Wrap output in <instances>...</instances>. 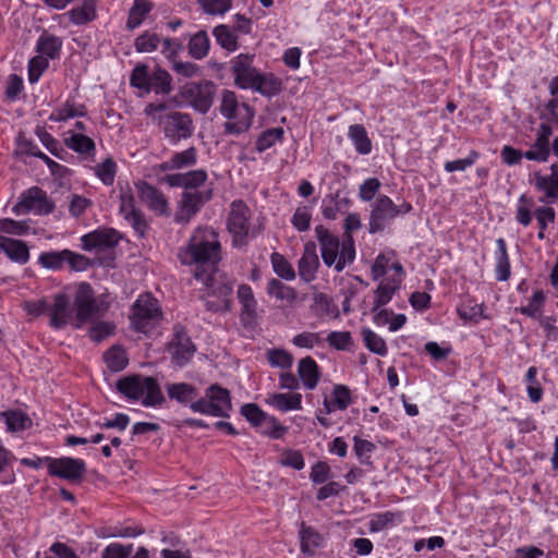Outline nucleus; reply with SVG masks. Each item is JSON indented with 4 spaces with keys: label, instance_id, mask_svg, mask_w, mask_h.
I'll return each mask as SVG.
<instances>
[{
    "label": "nucleus",
    "instance_id": "19",
    "mask_svg": "<svg viewBox=\"0 0 558 558\" xmlns=\"http://www.w3.org/2000/svg\"><path fill=\"white\" fill-rule=\"evenodd\" d=\"M553 128L547 123H542L536 132V138L531 149L524 151V158L537 162H546L551 153L550 136Z\"/></svg>",
    "mask_w": 558,
    "mask_h": 558
},
{
    "label": "nucleus",
    "instance_id": "2",
    "mask_svg": "<svg viewBox=\"0 0 558 558\" xmlns=\"http://www.w3.org/2000/svg\"><path fill=\"white\" fill-rule=\"evenodd\" d=\"M166 390L171 400L182 404L191 402L190 409L194 413L215 417H229V413L232 410L229 390L217 384L209 386L202 398H197V388L189 383H169L166 385Z\"/></svg>",
    "mask_w": 558,
    "mask_h": 558
},
{
    "label": "nucleus",
    "instance_id": "11",
    "mask_svg": "<svg viewBox=\"0 0 558 558\" xmlns=\"http://www.w3.org/2000/svg\"><path fill=\"white\" fill-rule=\"evenodd\" d=\"M213 189L203 191H184L179 202V209L175 213L174 221L186 225L211 199Z\"/></svg>",
    "mask_w": 558,
    "mask_h": 558
},
{
    "label": "nucleus",
    "instance_id": "46",
    "mask_svg": "<svg viewBox=\"0 0 558 558\" xmlns=\"http://www.w3.org/2000/svg\"><path fill=\"white\" fill-rule=\"evenodd\" d=\"M65 248L62 251L43 252L38 257V264L46 269L58 271L66 263Z\"/></svg>",
    "mask_w": 558,
    "mask_h": 558
},
{
    "label": "nucleus",
    "instance_id": "43",
    "mask_svg": "<svg viewBox=\"0 0 558 558\" xmlns=\"http://www.w3.org/2000/svg\"><path fill=\"white\" fill-rule=\"evenodd\" d=\"M270 263L274 272L286 281H292L295 279L296 274L289 263V260L280 253L274 252L270 255Z\"/></svg>",
    "mask_w": 558,
    "mask_h": 558
},
{
    "label": "nucleus",
    "instance_id": "48",
    "mask_svg": "<svg viewBox=\"0 0 558 558\" xmlns=\"http://www.w3.org/2000/svg\"><path fill=\"white\" fill-rule=\"evenodd\" d=\"M171 82V75L166 70L158 68L150 74L149 86L156 94L167 95L172 89Z\"/></svg>",
    "mask_w": 558,
    "mask_h": 558
},
{
    "label": "nucleus",
    "instance_id": "57",
    "mask_svg": "<svg viewBox=\"0 0 558 558\" xmlns=\"http://www.w3.org/2000/svg\"><path fill=\"white\" fill-rule=\"evenodd\" d=\"M259 432L266 436H269L272 439H279L287 433V427L281 425L279 421L272 416L267 414L263 423L257 427Z\"/></svg>",
    "mask_w": 558,
    "mask_h": 558
},
{
    "label": "nucleus",
    "instance_id": "15",
    "mask_svg": "<svg viewBox=\"0 0 558 558\" xmlns=\"http://www.w3.org/2000/svg\"><path fill=\"white\" fill-rule=\"evenodd\" d=\"M254 56L241 53L230 61L234 84L241 89H250L260 73L254 65Z\"/></svg>",
    "mask_w": 558,
    "mask_h": 558
},
{
    "label": "nucleus",
    "instance_id": "59",
    "mask_svg": "<svg viewBox=\"0 0 558 558\" xmlns=\"http://www.w3.org/2000/svg\"><path fill=\"white\" fill-rule=\"evenodd\" d=\"M396 290V284L381 282L375 290V301L374 306L372 307V313L377 312L378 308L388 304L391 301Z\"/></svg>",
    "mask_w": 558,
    "mask_h": 558
},
{
    "label": "nucleus",
    "instance_id": "1",
    "mask_svg": "<svg viewBox=\"0 0 558 558\" xmlns=\"http://www.w3.org/2000/svg\"><path fill=\"white\" fill-rule=\"evenodd\" d=\"M177 256L182 265L194 267L197 281L209 282L222 258L219 233L209 226L195 228Z\"/></svg>",
    "mask_w": 558,
    "mask_h": 558
},
{
    "label": "nucleus",
    "instance_id": "13",
    "mask_svg": "<svg viewBox=\"0 0 558 558\" xmlns=\"http://www.w3.org/2000/svg\"><path fill=\"white\" fill-rule=\"evenodd\" d=\"M86 472V463L82 459L61 457L48 459V474L71 482L81 481Z\"/></svg>",
    "mask_w": 558,
    "mask_h": 558
},
{
    "label": "nucleus",
    "instance_id": "8",
    "mask_svg": "<svg viewBox=\"0 0 558 558\" xmlns=\"http://www.w3.org/2000/svg\"><path fill=\"white\" fill-rule=\"evenodd\" d=\"M157 119L159 129L171 144L175 145L193 135L194 124L189 113L171 111Z\"/></svg>",
    "mask_w": 558,
    "mask_h": 558
},
{
    "label": "nucleus",
    "instance_id": "17",
    "mask_svg": "<svg viewBox=\"0 0 558 558\" xmlns=\"http://www.w3.org/2000/svg\"><path fill=\"white\" fill-rule=\"evenodd\" d=\"M50 325L56 329H62L68 325L75 327V308L64 293L53 296V303L49 304Z\"/></svg>",
    "mask_w": 558,
    "mask_h": 558
},
{
    "label": "nucleus",
    "instance_id": "35",
    "mask_svg": "<svg viewBox=\"0 0 558 558\" xmlns=\"http://www.w3.org/2000/svg\"><path fill=\"white\" fill-rule=\"evenodd\" d=\"M348 137L352 142L356 153L368 155L372 151V141L363 124H352L348 130Z\"/></svg>",
    "mask_w": 558,
    "mask_h": 558
},
{
    "label": "nucleus",
    "instance_id": "63",
    "mask_svg": "<svg viewBox=\"0 0 558 558\" xmlns=\"http://www.w3.org/2000/svg\"><path fill=\"white\" fill-rule=\"evenodd\" d=\"M49 60L44 56H36L28 62V81L34 84L38 82L43 73L48 69Z\"/></svg>",
    "mask_w": 558,
    "mask_h": 558
},
{
    "label": "nucleus",
    "instance_id": "49",
    "mask_svg": "<svg viewBox=\"0 0 558 558\" xmlns=\"http://www.w3.org/2000/svg\"><path fill=\"white\" fill-rule=\"evenodd\" d=\"M283 134L284 131L282 128H272L262 132L256 140V150L258 153H264L265 150L272 147L276 143L281 142Z\"/></svg>",
    "mask_w": 558,
    "mask_h": 558
},
{
    "label": "nucleus",
    "instance_id": "33",
    "mask_svg": "<svg viewBox=\"0 0 558 558\" xmlns=\"http://www.w3.org/2000/svg\"><path fill=\"white\" fill-rule=\"evenodd\" d=\"M86 107L76 104L73 98H68L63 105L56 108L49 117L50 121L64 122L69 119L86 116Z\"/></svg>",
    "mask_w": 558,
    "mask_h": 558
},
{
    "label": "nucleus",
    "instance_id": "41",
    "mask_svg": "<svg viewBox=\"0 0 558 558\" xmlns=\"http://www.w3.org/2000/svg\"><path fill=\"white\" fill-rule=\"evenodd\" d=\"M217 44L229 52L238 49V36L228 25L220 24L213 31Z\"/></svg>",
    "mask_w": 558,
    "mask_h": 558
},
{
    "label": "nucleus",
    "instance_id": "20",
    "mask_svg": "<svg viewBox=\"0 0 558 558\" xmlns=\"http://www.w3.org/2000/svg\"><path fill=\"white\" fill-rule=\"evenodd\" d=\"M120 235L114 229H97L81 238L84 251L107 250L119 243Z\"/></svg>",
    "mask_w": 558,
    "mask_h": 558
},
{
    "label": "nucleus",
    "instance_id": "51",
    "mask_svg": "<svg viewBox=\"0 0 558 558\" xmlns=\"http://www.w3.org/2000/svg\"><path fill=\"white\" fill-rule=\"evenodd\" d=\"M351 205V202L348 197H341L339 193H336L330 197L328 204H325L323 207V216L326 219H336L338 213H344Z\"/></svg>",
    "mask_w": 558,
    "mask_h": 558
},
{
    "label": "nucleus",
    "instance_id": "24",
    "mask_svg": "<svg viewBox=\"0 0 558 558\" xmlns=\"http://www.w3.org/2000/svg\"><path fill=\"white\" fill-rule=\"evenodd\" d=\"M142 201L157 215H168V201L163 193L155 186L142 182L138 186Z\"/></svg>",
    "mask_w": 558,
    "mask_h": 558
},
{
    "label": "nucleus",
    "instance_id": "29",
    "mask_svg": "<svg viewBox=\"0 0 558 558\" xmlns=\"http://www.w3.org/2000/svg\"><path fill=\"white\" fill-rule=\"evenodd\" d=\"M70 22L76 26L86 25L97 19V0H83L81 5L66 12Z\"/></svg>",
    "mask_w": 558,
    "mask_h": 558
},
{
    "label": "nucleus",
    "instance_id": "58",
    "mask_svg": "<svg viewBox=\"0 0 558 558\" xmlns=\"http://www.w3.org/2000/svg\"><path fill=\"white\" fill-rule=\"evenodd\" d=\"M354 446L353 450L362 464L371 465V454L376 449V446L366 439H362L359 436L353 437Z\"/></svg>",
    "mask_w": 558,
    "mask_h": 558
},
{
    "label": "nucleus",
    "instance_id": "12",
    "mask_svg": "<svg viewBox=\"0 0 558 558\" xmlns=\"http://www.w3.org/2000/svg\"><path fill=\"white\" fill-rule=\"evenodd\" d=\"M217 86L211 81L190 83L184 88V96L197 112L205 114L209 111L216 97Z\"/></svg>",
    "mask_w": 558,
    "mask_h": 558
},
{
    "label": "nucleus",
    "instance_id": "22",
    "mask_svg": "<svg viewBox=\"0 0 558 558\" xmlns=\"http://www.w3.org/2000/svg\"><path fill=\"white\" fill-rule=\"evenodd\" d=\"M319 268V258L316 253V244L308 241L304 244V251L298 263L299 276L302 281L310 283L316 278Z\"/></svg>",
    "mask_w": 558,
    "mask_h": 558
},
{
    "label": "nucleus",
    "instance_id": "38",
    "mask_svg": "<svg viewBox=\"0 0 558 558\" xmlns=\"http://www.w3.org/2000/svg\"><path fill=\"white\" fill-rule=\"evenodd\" d=\"M266 292L269 296L288 304H292L298 299V292L293 287L287 286L276 278L268 280Z\"/></svg>",
    "mask_w": 558,
    "mask_h": 558
},
{
    "label": "nucleus",
    "instance_id": "18",
    "mask_svg": "<svg viewBox=\"0 0 558 558\" xmlns=\"http://www.w3.org/2000/svg\"><path fill=\"white\" fill-rule=\"evenodd\" d=\"M207 180L208 174L204 169L171 173L163 178V182L169 186L181 187L184 191H199L198 187L203 186Z\"/></svg>",
    "mask_w": 558,
    "mask_h": 558
},
{
    "label": "nucleus",
    "instance_id": "21",
    "mask_svg": "<svg viewBox=\"0 0 558 558\" xmlns=\"http://www.w3.org/2000/svg\"><path fill=\"white\" fill-rule=\"evenodd\" d=\"M549 169V174H543L539 171L533 173L534 187L545 195L541 202L558 199V162L553 163Z\"/></svg>",
    "mask_w": 558,
    "mask_h": 558
},
{
    "label": "nucleus",
    "instance_id": "25",
    "mask_svg": "<svg viewBox=\"0 0 558 558\" xmlns=\"http://www.w3.org/2000/svg\"><path fill=\"white\" fill-rule=\"evenodd\" d=\"M0 250L8 258L19 265H25L29 258V248L22 240L8 238L0 234Z\"/></svg>",
    "mask_w": 558,
    "mask_h": 558
},
{
    "label": "nucleus",
    "instance_id": "10",
    "mask_svg": "<svg viewBox=\"0 0 558 558\" xmlns=\"http://www.w3.org/2000/svg\"><path fill=\"white\" fill-rule=\"evenodd\" d=\"M53 209L54 204L49 199L47 193L38 186H33L21 194L20 201L12 208V213L17 216L31 211L37 215H48Z\"/></svg>",
    "mask_w": 558,
    "mask_h": 558
},
{
    "label": "nucleus",
    "instance_id": "31",
    "mask_svg": "<svg viewBox=\"0 0 558 558\" xmlns=\"http://www.w3.org/2000/svg\"><path fill=\"white\" fill-rule=\"evenodd\" d=\"M62 45L59 36L44 31L36 41V51L48 60H56L60 57Z\"/></svg>",
    "mask_w": 558,
    "mask_h": 558
},
{
    "label": "nucleus",
    "instance_id": "7",
    "mask_svg": "<svg viewBox=\"0 0 558 558\" xmlns=\"http://www.w3.org/2000/svg\"><path fill=\"white\" fill-rule=\"evenodd\" d=\"M162 312L158 300L150 293L138 295L132 305L130 320L134 330L143 333L149 332L161 319Z\"/></svg>",
    "mask_w": 558,
    "mask_h": 558
},
{
    "label": "nucleus",
    "instance_id": "34",
    "mask_svg": "<svg viewBox=\"0 0 558 558\" xmlns=\"http://www.w3.org/2000/svg\"><path fill=\"white\" fill-rule=\"evenodd\" d=\"M0 418L5 423L7 429L11 433H19L28 429L32 418L21 410H8L0 413Z\"/></svg>",
    "mask_w": 558,
    "mask_h": 558
},
{
    "label": "nucleus",
    "instance_id": "30",
    "mask_svg": "<svg viewBox=\"0 0 558 558\" xmlns=\"http://www.w3.org/2000/svg\"><path fill=\"white\" fill-rule=\"evenodd\" d=\"M298 376L304 388L308 390L316 388L320 373L316 361L312 356H306L299 361Z\"/></svg>",
    "mask_w": 558,
    "mask_h": 558
},
{
    "label": "nucleus",
    "instance_id": "47",
    "mask_svg": "<svg viewBox=\"0 0 558 558\" xmlns=\"http://www.w3.org/2000/svg\"><path fill=\"white\" fill-rule=\"evenodd\" d=\"M365 347L373 353L379 356H386L388 348L386 341L369 328H364L361 331Z\"/></svg>",
    "mask_w": 558,
    "mask_h": 558
},
{
    "label": "nucleus",
    "instance_id": "45",
    "mask_svg": "<svg viewBox=\"0 0 558 558\" xmlns=\"http://www.w3.org/2000/svg\"><path fill=\"white\" fill-rule=\"evenodd\" d=\"M457 313L464 322L478 323L481 319L486 318L484 315V305L468 300L457 307Z\"/></svg>",
    "mask_w": 558,
    "mask_h": 558
},
{
    "label": "nucleus",
    "instance_id": "5",
    "mask_svg": "<svg viewBox=\"0 0 558 558\" xmlns=\"http://www.w3.org/2000/svg\"><path fill=\"white\" fill-rule=\"evenodd\" d=\"M117 390L129 400L142 399L146 408L160 407L165 402L158 381L154 377L132 375L117 381Z\"/></svg>",
    "mask_w": 558,
    "mask_h": 558
},
{
    "label": "nucleus",
    "instance_id": "14",
    "mask_svg": "<svg viewBox=\"0 0 558 558\" xmlns=\"http://www.w3.org/2000/svg\"><path fill=\"white\" fill-rule=\"evenodd\" d=\"M173 331V338L168 344V351L172 362L182 367L190 362L196 349L184 327L175 325Z\"/></svg>",
    "mask_w": 558,
    "mask_h": 558
},
{
    "label": "nucleus",
    "instance_id": "16",
    "mask_svg": "<svg viewBox=\"0 0 558 558\" xmlns=\"http://www.w3.org/2000/svg\"><path fill=\"white\" fill-rule=\"evenodd\" d=\"M397 217L395 203L387 195H380L372 205L368 229L371 233H377L385 229L387 222Z\"/></svg>",
    "mask_w": 558,
    "mask_h": 558
},
{
    "label": "nucleus",
    "instance_id": "4",
    "mask_svg": "<svg viewBox=\"0 0 558 558\" xmlns=\"http://www.w3.org/2000/svg\"><path fill=\"white\" fill-rule=\"evenodd\" d=\"M218 110L226 119L223 132L229 135H240L248 131L255 111L246 102H240L233 90L223 89L220 95Z\"/></svg>",
    "mask_w": 558,
    "mask_h": 558
},
{
    "label": "nucleus",
    "instance_id": "6",
    "mask_svg": "<svg viewBox=\"0 0 558 558\" xmlns=\"http://www.w3.org/2000/svg\"><path fill=\"white\" fill-rule=\"evenodd\" d=\"M75 308V328L102 316L110 307L108 295H95L93 287L88 282H80L73 296Z\"/></svg>",
    "mask_w": 558,
    "mask_h": 558
},
{
    "label": "nucleus",
    "instance_id": "36",
    "mask_svg": "<svg viewBox=\"0 0 558 558\" xmlns=\"http://www.w3.org/2000/svg\"><path fill=\"white\" fill-rule=\"evenodd\" d=\"M153 9L154 3L148 0H134L129 11L126 28L132 31L141 26Z\"/></svg>",
    "mask_w": 558,
    "mask_h": 558
},
{
    "label": "nucleus",
    "instance_id": "61",
    "mask_svg": "<svg viewBox=\"0 0 558 558\" xmlns=\"http://www.w3.org/2000/svg\"><path fill=\"white\" fill-rule=\"evenodd\" d=\"M31 227L28 221L13 220L10 218L0 219V232L13 234V235H25L29 233Z\"/></svg>",
    "mask_w": 558,
    "mask_h": 558
},
{
    "label": "nucleus",
    "instance_id": "54",
    "mask_svg": "<svg viewBox=\"0 0 558 558\" xmlns=\"http://www.w3.org/2000/svg\"><path fill=\"white\" fill-rule=\"evenodd\" d=\"M401 521V514L386 511L381 513H376L372 517L369 521V529L372 532H380L389 526L395 525L397 522Z\"/></svg>",
    "mask_w": 558,
    "mask_h": 558
},
{
    "label": "nucleus",
    "instance_id": "28",
    "mask_svg": "<svg viewBox=\"0 0 558 558\" xmlns=\"http://www.w3.org/2000/svg\"><path fill=\"white\" fill-rule=\"evenodd\" d=\"M250 89L264 97L272 98L282 92L283 84L281 78L277 77L274 73H259Z\"/></svg>",
    "mask_w": 558,
    "mask_h": 558
},
{
    "label": "nucleus",
    "instance_id": "39",
    "mask_svg": "<svg viewBox=\"0 0 558 558\" xmlns=\"http://www.w3.org/2000/svg\"><path fill=\"white\" fill-rule=\"evenodd\" d=\"M204 287L207 289V295L216 298L220 301H225L226 305L230 307L231 295L233 291L232 283L225 280H218L215 277V274L211 275V280L209 282H202Z\"/></svg>",
    "mask_w": 558,
    "mask_h": 558
},
{
    "label": "nucleus",
    "instance_id": "60",
    "mask_svg": "<svg viewBox=\"0 0 558 558\" xmlns=\"http://www.w3.org/2000/svg\"><path fill=\"white\" fill-rule=\"evenodd\" d=\"M160 44V37L156 33L144 32L134 43L137 52H153Z\"/></svg>",
    "mask_w": 558,
    "mask_h": 558
},
{
    "label": "nucleus",
    "instance_id": "44",
    "mask_svg": "<svg viewBox=\"0 0 558 558\" xmlns=\"http://www.w3.org/2000/svg\"><path fill=\"white\" fill-rule=\"evenodd\" d=\"M94 174L107 186L114 183L118 166L116 161L108 157L102 162L93 167Z\"/></svg>",
    "mask_w": 558,
    "mask_h": 558
},
{
    "label": "nucleus",
    "instance_id": "23",
    "mask_svg": "<svg viewBox=\"0 0 558 558\" xmlns=\"http://www.w3.org/2000/svg\"><path fill=\"white\" fill-rule=\"evenodd\" d=\"M238 300L241 304L240 318L244 326H254L257 322V301L248 284H240L238 288Z\"/></svg>",
    "mask_w": 558,
    "mask_h": 558
},
{
    "label": "nucleus",
    "instance_id": "32",
    "mask_svg": "<svg viewBox=\"0 0 558 558\" xmlns=\"http://www.w3.org/2000/svg\"><path fill=\"white\" fill-rule=\"evenodd\" d=\"M266 403L280 412L298 411L302 409V395L293 393H271L267 397Z\"/></svg>",
    "mask_w": 558,
    "mask_h": 558
},
{
    "label": "nucleus",
    "instance_id": "37",
    "mask_svg": "<svg viewBox=\"0 0 558 558\" xmlns=\"http://www.w3.org/2000/svg\"><path fill=\"white\" fill-rule=\"evenodd\" d=\"M68 136L64 140L66 147L81 155H89L95 153V142L82 133L75 131H69Z\"/></svg>",
    "mask_w": 558,
    "mask_h": 558
},
{
    "label": "nucleus",
    "instance_id": "50",
    "mask_svg": "<svg viewBox=\"0 0 558 558\" xmlns=\"http://www.w3.org/2000/svg\"><path fill=\"white\" fill-rule=\"evenodd\" d=\"M104 360L112 372H120L128 365L125 351L121 347H111L105 352Z\"/></svg>",
    "mask_w": 558,
    "mask_h": 558
},
{
    "label": "nucleus",
    "instance_id": "40",
    "mask_svg": "<svg viewBox=\"0 0 558 558\" xmlns=\"http://www.w3.org/2000/svg\"><path fill=\"white\" fill-rule=\"evenodd\" d=\"M189 54L195 60L204 59L210 48V40L205 31H199L194 34L189 41Z\"/></svg>",
    "mask_w": 558,
    "mask_h": 558
},
{
    "label": "nucleus",
    "instance_id": "64",
    "mask_svg": "<svg viewBox=\"0 0 558 558\" xmlns=\"http://www.w3.org/2000/svg\"><path fill=\"white\" fill-rule=\"evenodd\" d=\"M132 549V544L123 545L120 543H112L104 549L101 558H129Z\"/></svg>",
    "mask_w": 558,
    "mask_h": 558
},
{
    "label": "nucleus",
    "instance_id": "26",
    "mask_svg": "<svg viewBox=\"0 0 558 558\" xmlns=\"http://www.w3.org/2000/svg\"><path fill=\"white\" fill-rule=\"evenodd\" d=\"M198 154L194 146L182 151H177L169 159L159 165V169L163 172L182 170L192 168L197 163Z\"/></svg>",
    "mask_w": 558,
    "mask_h": 558
},
{
    "label": "nucleus",
    "instance_id": "27",
    "mask_svg": "<svg viewBox=\"0 0 558 558\" xmlns=\"http://www.w3.org/2000/svg\"><path fill=\"white\" fill-rule=\"evenodd\" d=\"M495 278L497 281H507L511 276V264L508 255L507 243L504 238L496 240Z\"/></svg>",
    "mask_w": 558,
    "mask_h": 558
},
{
    "label": "nucleus",
    "instance_id": "42",
    "mask_svg": "<svg viewBox=\"0 0 558 558\" xmlns=\"http://www.w3.org/2000/svg\"><path fill=\"white\" fill-rule=\"evenodd\" d=\"M300 538H301V550L304 554H314V551L320 547L323 537L319 533H317L313 527L306 526L304 523L301 525L300 530Z\"/></svg>",
    "mask_w": 558,
    "mask_h": 558
},
{
    "label": "nucleus",
    "instance_id": "52",
    "mask_svg": "<svg viewBox=\"0 0 558 558\" xmlns=\"http://www.w3.org/2000/svg\"><path fill=\"white\" fill-rule=\"evenodd\" d=\"M546 296L542 290H536L533 292L532 298L529 301V304L525 306H521L518 311L527 317L534 319H541L542 310L545 303Z\"/></svg>",
    "mask_w": 558,
    "mask_h": 558
},
{
    "label": "nucleus",
    "instance_id": "9",
    "mask_svg": "<svg viewBox=\"0 0 558 558\" xmlns=\"http://www.w3.org/2000/svg\"><path fill=\"white\" fill-rule=\"evenodd\" d=\"M250 219L251 210L247 205L241 199L233 201L230 206L227 227L232 234L234 246L240 247L246 244L250 232Z\"/></svg>",
    "mask_w": 558,
    "mask_h": 558
},
{
    "label": "nucleus",
    "instance_id": "62",
    "mask_svg": "<svg viewBox=\"0 0 558 558\" xmlns=\"http://www.w3.org/2000/svg\"><path fill=\"white\" fill-rule=\"evenodd\" d=\"M267 360L272 367L290 368L293 364V356L283 349L269 350Z\"/></svg>",
    "mask_w": 558,
    "mask_h": 558
},
{
    "label": "nucleus",
    "instance_id": "56",
    "mask_svg": "<svg viewBox=\"0 0 558 558\" xmlns=\"http://www.w3.org/2000/svg\"><path fill=\"white\" fill-rule=\"evenodd\" d=\"M533 204H534L533 198L526 196L525 194H522L519 197L517 210H515V220L523 227H527L532 222Z\"/></svg>",
    "mask_w": 558,
    "mask_h": 558
},
{
    "label": "nucleus",
    "instance_id": "55",
    "mask_svg": "<svg viewBox=\"0 0 558 558\" xmlns=\"http://www.w3.org/2000/svg\"><path fill=\"white\" fill-rule=\"evenodd\" d=\"M150 74L148 72V66L145 64L136 65L130 76L131 86L143 90L144 93L151 92V86H149Z\"/></svg>",
    "mask_w": 558,
    "mask_h": 558
},
{
    "label": "nucleus",
    "instance_id": "3",
    "mask_svg": "<svg viewBox=\"0 0 558 558\" xmlns=\"http://www.w3.org/2000/svg\"><path fill=\"white\" fill-rule=\"evenodd\" d=\"M316 238L320 245L323 262L326 266H333L337 272H341L348 265L355 259V246L353 236L343 239L340 243L337 235L332 234L324 226L315 228Z\"/></svg>",
    "mask_w": 558,
    "mask_h": 558
},
{
    "label": "nucleus",
    "instance_id": "53",
    "mask_svg": "<svg viewBox=\"0 0 558 558\" xmlns=\"http://www.w3.org/2000/svg\"><path fill=\"white\" fill-rule=\"evenodd\" d=\"M116 325L112 322L97 320L88 329V337L92 341L100 343L114 333Z\"/></svg>",
    "mask_w": 558,
    "mask_h": 558
}]
</instances>
